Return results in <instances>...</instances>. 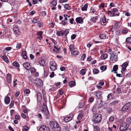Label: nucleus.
Here are the masks:
<instances>
[{"label": "nucleus", "mask_w": 131, "mask_h": 131, "mask_svg": "<svg viewBox=\"0 0 131 131\" xmlns=\"http://www.w3.org/2000/svg\"><path fill=\"white\" fill-rule=\"evenodd\" d=\"M110 55V60L112 61L115 62L118 60L117 55L115 52H112L109 53Z\"/></svg>", "instance_id": "f257e3e1"}, {"label": "nucleus", "mask_w": 131, "mask_h": 131, "mask_svg": "<svg viewBox=\"0 0 131 131\" xmlns=\"http://www.w3.org/2000/svg\"><path fill=\"white\" fill-rule=\"evenodd\" d=\"M129 126V123H121L119 127L120 131H125L129 129L128 128Z\"/></svg>", "instance_id": "f03ea898"}, {"label": "nucleus", "mask_w": 131, "mask_h": 131, "mask_svg": "<svg viewBox=\"0 0 131 131\" xmlns=\"http://www.w3.org/2000/svg\"><path fill=\"white\" fill-rule=\"evenodd\" d=\"M102 119L101 114H95L94 118V121L95 123H99Z\"/></svg>", "instance_id": "7ed1b4c3"}, {"label": "nucleus", "mask_w": 131, "mask_h": 131, "mask_svg": "<svg viewBox=\"0 0 131 131\" xmlns=\"http://www.w3.org/2000/svg\"><path fill=\"white\" fill-rule=\"evenodd\" d=\"M131 107V102L125 104L122 107V111L127 112L129 110Z\"/></svg>", "instance_id": "20e7f679"}, {"label": "nucleus", "mask_w": 131, "mask_h": 131, "mask_svg": "<svg viewBox=\"0 0 131 131\" xmlns=\"http://www.w3.org/2000/svg\"><path fill=\"white\" fill-rule=\"evenodd\" d=\"M35 84L38 87L40 88L43 85V83L42 80L40 79L37 78L34 80Z\"/></svg>", "instance_id": "39448f33"}, {"label": "nucleus", "mask_w": 131, "mask_h": 131, "mask_svg": "<svg viewBox=\"0 0 131 131\" xmlns=\"http://www.w3.org/2000/svg\"><path fill=\"white\" fill-rule=\"evenodd\" d=\"M50 69L52 71H54L57 69V65L56 63L53 61H51L50 63Z\"/></svg>", "instance_id": "423d86ee"}, {"label": "nucleus", "mask_w": 131, "mask_h": 131, "mask_svg": "<svg viewBox=\"0 0 131 131\" xmlns=\"http://www.w3.org/2000/svg\"><path fill=\"white\" fill-rule=\"evenodd\" d=\"M50 125L52 126V128L57 131H60L61 128L58 123H50Z\"/></svg>", "instance_id": "0eeeda50"}, {"label": "nucleus", "mask_w": 131, "mask_h": 131, "mask_svg": "<svg viewBox=\"0 0 131 131\" xmlns=\"http://www.w3.org/2000/svg\"><path fill=\"white\" fill-rule=\"evenodd\" d=\"M47 107L43 108V112H44V114L46 116V118L47 119H48L50 117L48 109H47Z\"/></svg>", "instance_id": "6e6552de"}, {"label": "nucleus", "mask_w": 131, "mask_h": 131, "mask_svg": "<svg viewBox=\"0 0 131 131\" xmlns=\"http://www.w3.org/2000/svg\"><path fill=\"white\" fill-rule=\"evenodd\" d=\"M99 23L101 25L105 26L106 24V19L105 16L103 15L100 20Z\"/></svg>", "instance_id": "1a4fd4ad"}, {"label": "nucleus", "mask_w": 131, "mask_h": 131, "mask_svg": "<svg viewBox=\"0 0 131 131\" xmlns=\"http://www.w3.org/2000/svg\"><path fill=\"white\" fill-rule=\"evenodd\" d=\"M39 131H49V128L45 125H42L39 128Z\"/></svg>", "instance_id": "9d476101"}, {"label": "nucleus", "mask_w": 131, "mask_h": 131, "mask_svg": "<svg viewBox=\"0 0 131 131\" xmlns=\"http://www.w3.org/2000/svg\"><path fill=\"white\" fill-rule=\"evenodd\" d=\"M43 92V93L42 104H43V106L44 107H47L46 104H47V99L46 98V96L45 95V94L44 95V92Z\"/></svg>", "instance_id": "9b49d317"}, {"label": "nucleus", "mask_w": 131, "mask_h": 131, "mask_svg": "<svg viewBox=\"0 0 131 131\" xmlns=\"http://www.w3.org/2000/svg\"><path fill=\"white\" fill-rule=\"evenodd\" d=\"M70 116H67L64 118V121L66 122H68L71 121L72 119L73 115L70 114Z\"/></svg>", "instance_id": "f8f14e48"}, {"label": "nucleus", "mask_w": 131, "mask_h": 131, "mask_svg": "<svg viewBox=\"0 0 131 131\" xmlns=\"http://www.w3.org/2000/svg\"><path fill=\"white\" fill-rule=\"evenodd\" d=\"M128 62H125L123 63L121 66L122 67V70L123 71H125L126 70V68L128 66Z\"/></svg>", "instance_id": "ddd939ff"}, {"label": "nucleus", "mask_w": 131, "mask_h": 131, "mask_svg": "<svg viewBox=\"0 0 131 131\" xmlns=\"http://www.w3.org/2000/svg\"><path fill=\"white\" fill-rule=\"evenodd\" d=\"M23 66L24 68L27 70H29L31 68L30 64L26 62L23 64Z\"/></svg>", "instance_id": "4468645a"}, {"label": "nucleus", "mask_w": 131, "mask_h": 131, "mask_svg": "<svg viewBox=\"0 0 131 131\" xmlns=\"http://www.w3.org/2000/svg\"><path fill=\"white\" fill-rule=\"evenodd\" d=\"M75 21L77 23L82 24L83 23V19L81 17L77 18L75 19Z\"/></svg>", "instance_id": "2eb2a0df"}, {"label": "nucleus", "mask_w": 131, "mask_h": 131, "mask_svg": "<svg viewBox=\"0 0 131 131\" xmlns=\"http://www.w3.org/2000/svg\"><path fill=\"white\" fill-rule=\"evenodd\" d=\"M13 31L16 35H18L19 34V29L16 27H13Z\"/></svg>", "instance_id": "dca6fc26"}, {"label": "nucleus", "mask_w": 131, "mask_h": 131, "mask_svg": "<svg viewBox=\"0 0 131 131\" xmlns=\"http://www.w3.org/2000/svg\"><path fill=\"white\" fill-rule=\"evenodd\" d=\"M10 98L8 96H6L4 99L5 103L7 104H8L10 102Z\"/></svg>", "instance_id": "f3484780"}, {"label": "nucleus", "mask_w": 131, "mask_h": 131, "mask_svg": "<svg viewBox=\"0 0 131 131\" xmlns=\"http://www.w3.org/2000/svg\"><path fill=\"white\" fill-rule=\"evenodd\" d=\"M54 47L55 49H53V52H58V51L61 48V47L60 46H59L58 45H57V46H56L55 45L54 46Z\"/></svg>", "instance_id": "a211bd4d"}, {"label": "nucleus", "mask_w": 131, "mask_h": 131, "mask_svg": "<svg viewBox=\"0 0 131 131\" xmlns=\"http://www.w3.org/2000/svg\"><path fill=\"white\" fill-rule=\"evenodd\" d=\"M46 62L43 59H41L39 61V64L40 65L43 67L45 66L46 63H45Z\"/></svg>", "instance_id": "6ab92c4d"}, {"label": "nucleus", "mask_w": 131, "mask_h": 131, "mask_svg": "<svg viewBox=\"0 0 131 131\" xmlns=\"http://www.w3.org/2000/svg\"><path fill=\"white\" fill-rule=\"evenodd\" d=\"M38 100L39 102H41L42 99L41 94L40 92H38L37 95Z\"/></svg>", "instance_id": "aec40b11"}, {"label": "nucleus", "mask_w": 131, "mask_h": 131, "mask_svg": "<svg viewBox=\"0 0 131 131\" xmlns=\"http://www.w3.org/2000/svg\"><path fill=\"white\" fill-rule=\"evenodd\" d=\"M101 93L100 92H96L95 96L96 99H99L101 96Z\"/></svg>", "instance_id": "412c9836"}, {"label": "nucleus", "mask_w": 131, "mask_h": 131, "mask_svg": "<svg viewBox=\"0 0 131 131\" xmlns=\"http://www.w3.org/2000/svg\"><path fill=\"white\" fill-rule=\"evenodd\" d=\"M43 32L42 31H40L39 32H37V35L39 36V37H37V38L39 39H41L42 38V34Z\"/></svg>", "instance_id": "4be33fe9"}, {"label": "nucleus", "mask_w": 131, "mask_h": 131, "mask_svg": "<svg viewBox=\"0 0 131 131\" xmlns=\"http://www.w3.org/2000/svg\"><path fill=\"white\" fill-rule=\"evenodd\" d=\"M98 19V17L96 16L92 17L90 19V21L93 23H95L96 20Z\"/></svg>", "instance_id": "5701e85b"}, {"label": "nucleus", "mask_w": 131, "mask_h": 131, "mask_svg": "<svg viewBox=\"0 0 131 131\" xmlns=\"http://www.w3.org/2000/svg\"><path fill=\"white\" fill-rule=\"evenodd\" d=\"M120 102V101L119 100L114 101L110 103V105L111 106L115 105L117 104H118Z\"/></svg>", "instance_id": "b1692460"}, {"label": "nucleus", "mask_w": 131, "mask_h": 131, "mask_svg": "<svg viewBox=\"0 0 131 131\" xmlns=\"http://www.w3.org/2000/svg\"><path fill=\"white\" fill-rule=\"evenodd\" d=\"M115 13H114L112 11H108V15L110 16H116Z\"/></svg>", "instance_id": "393cba45"}, {"label": "nucleus", "mask_w": 131, "mask_h": 131, "mask_svg": "<svg viewBox=\"0 0 131 131\" xmlns=\"http://www.w3.org/2000/svg\"><path fill=\"white\" fill-rule=\"evenodd\" d=\"M69 86L71 87H73L75 86V82L73 81H71L69 83Z\"/></svg>", "instance_id": "a878e982"}, {"label": "nucleus", "mask_w": 131, "mask_h": 131, "mask_svg": "<svg viewBox=\"0 0 131 131\" xmlns=\"http://www.w3.org/2000/svg\"><path fill=\"white\" fill-rule=\"evenodd\" d=\"M108 57V54H103L100 57V58L102 60H104L106 58Z\"/></svg>", "instance_id": "bb28decb"}, {"label": "nucleus", "mask_w": 131, "mask_h": 131, "mask_svg": "<svg viewBox=\"0 0 131 131\" xmlns=\"http://www.w3.org/2000/svg\"><path fill=\"white\" fill-rule=\"evenodd\" d=\"M112 11L114 13H115V15L117 16H118L119 15V13H117L118 12V10L116 8H114Z\"/></svg>", "instance_id": "cd10ccee"}, {"label": "nucleus", "mask_w": 131, "mask_h": 131, "mask_svg": "<svg viewBox=\"0 0 131 131\" xmlns=\"http://www.w3.org/2000/svg\"><path fill=\"white\" fill-rule=\"evenodd\" d=\"M83 116V112H81L78 115L77 117V118L78 120H80L82 118Z\"/></svg>", "instance_id": "c85d7f7f"}, {"label": "nucleus", "mask_w": 131, "mask_h": 131, "mask_svg": "<svg viewBox=\"0 0 131 131\" xmlns=\"http://www.w3.org/2000/svg\"><path fill=\"white\" fill-rule=\"evenodd\" d=\"M7 80L8 82L10 83L11 82V79L10 74H8L7 76Z\"/></svg>", "instance_id": "c756f323"}, {"label": "nucleus", "mask_w": 131, "mask_h": 131, "mask_svg": "<svg viewBox=\"0 0 131 131\" xmlns=\"http://www.w3.org/2000/svg\"><path fill=\"white\" fill-rule=\"evenodd\" d=\"M88 4L87 3L85 4L84 6L83 7L81 8V10L82 11L84 10L86 11L87 10V8H88Z\"/></svg>", "instance_id": "7c9ffc66"}, {"label": "nucleus", "mask_w": 131, "mask_h": 131, "mask_svg": "<svg viewBox=\"0 0 131 131\" xmlns=\"http://www.w3.org/2000/svg\"><path fill=\"white\" fill-rule=\"evenodd\" d=\"M118 69V67L117 65H114L113 68V70L111 71V72H113L114 71H115V73H117L116 71Z\"/></svg>", "instance_id": "2f4dec72"}, {"label": "nucleus", "mask_w": 131, "mask_h": 131, "mask_svg": "<svg viewBox=\"0 0 131 131\" xmlns=\"http://www.w3.org/2000/svg\"><path fill=\"white\" fill-rule=\"evenodd\" d=\"M57 35L58 36L63 35L64 33L62 31H57L56 33Z\"/></svg>", "instance_id": "473e14b6"}, {"label": "nucleus", "mask_w": 131, "mask_h": 131, "mask_svg": "<svg viewBox=\"0 0 131 131\" xmlns=\"http://www.w3.org/2000/svg\"><path fill=\"white\" fill-rule=\"evenodd\" d=\"M99 37L100 38L103 39L106 38V36L105 34H102L100 35Z\"/></svg>", "instance_id": "72a5a7b5"}, {"label": "nucleus", "mask_w": 131, "mask_h": 131, "mask_svg": "<svg viewBox=\"0 0 131 131\" xmlns=\"http://www.w3.org/2000/svg\"><path fill=\"white\" fill-rule=\"evenodd\" d=\"M64 7L65 9L68 10H69L71 9L70 6L68 4H66L64 5Z\"/></svg>", "instance_id": "f704fd0d"}, {"label": "nucleus", "mask_w": 131, "mask_h": 131, "mask_svg": "<svg viewBox=\"0 0 131 131\" xmlns=\"http://www.w3.org/2000/svg\"><path fill=\"white\" fill-rule=\"evenodd\" d=\"M70 51H74L75 50V46L74 45L72 44L70 46Z\"/></svg>", "instance_id": "c9c22d12"}, {"label": "nucleus", "mask_w": 131, "mask_h": 131, "mask_svg": "<svg viewBox=\"0 0 131 131\" xmlns=\"http://www.w3.org/2000/svg\"><path fill=\"white\" fill-rule=\"evenodd\" d=\"M12 48L11 47H6L3 51L4 53L7 52L6 51H8L11 50L12 49Z\"/></svg>", "instance_id": "e433bc0d"}, {"label": "nucleus", "mask_w": 131, "mask_h": 131, "mask_svg": "<svg viewBox=\"0 0 131 131\" xmlns=\"http://www.w3.org/2000/svg\"><path fill=\"white\" fill-rule=\"evenodd\" d=\"M39 19L38 18H34L32 20V22L34 24H36L38 23L39 22Z\"/></svg>", "instance_id": "4c0bfd02"}, {"label": "nucleus", "mask_w": 131, "mask_h": 131, "mask_svg": "<svg viewBox=\"0 0 131 131\" xmlns=\"http://www.w3.org/2000/svg\"><path fill=\"white\" fill-rule=\"evenodd\" d=\"M22 54L24 58L25 59H27V56L26 52V51H23L22 52Z\"/></svg>", "instance_id": "58836bf2"}, {"label": "nucleus", "mask_w": 131, "mask_h": 131, "mask_svg": "<svg viewBox=\"0 0 131 131\" xmlns=\"http://www.w3.org/2000/svg\"><path fill=\"white\" fill-rule=\"evenodd\" d=\"M13 65L14 66L19 67V65L18 62L16 61H14L13 63Z\"/></svg>", "instance_id": "ea45409f"}, {"label": "nucleus", "mask_w": 131, "mask_h": 131, "mask_svg": "<svg viewBox=\"0 0 131 131\" xmlns=\"http://www.w3.org/2000/svg\"><path fill=\"white\" fill-rule=\"evenodd\" d=\"M113 94L112 93H110L108 94L107 96V98L108 100H110L113 97Z\"/></svg>", "instance_id": "a19ab883"}, {"label": "nucleus", "mask_w": 131, "mask_h": 131, "mask_svg": "<svg viewBox=\"0 0 131 131\" xmlns=\"http://www.w3.org/2000/svg\"><path fill=\"white\" fill-rule=\"evenodd\" d=\"M71 53L74 55H77L78 54L79 52L77 50L73 51L72 52H71Z\"/></svg>", "instance_id": "79ce46f5"}, {"label": "nucleus", "mask_w": 131, "mask_h": 131, "mask_svg": "<svg viewBox=\"0 0 131 131\" xmlns=\"http://www.w3.org/2000/svg\"><path fill=\"white\" fill-rule=\"evenodd\" d=\"M93 72L94 74H95L98 73L99 72V71L97 69L95 68L93 69Z\"/></svg>", "instance_id": "37998d69"}, {"label": "nucleus", "mask_w": 131, "mask_h": 131, "mask_svg": "<svg viewBox=\"0 0 131 131\" xmlns=\"http://www.w3.org/2000/svg\"><path fill=\"white\" fill-rule=\"evenodd\" d=\"M61 24L64 26H65L66 25H68V21H67L63 20L61 22Z\"/></svg>", "instance_id": "c03bdc74"}, {"label": "nucleus", "mask_w": 131, "mask_h": 131, "mask_svg": "<svg viewBox=\"0 0 131 131\" xmlns=\"http://www.w3.org/2000/svg\"><path fill=\"white\" fill-rule=\"evenodd\" d=\"M100 69L102 71H104L106 70L107 69L106 67L105 66H102L100 67Z\"/></svg>", "instance_id": "a18cd8bd"}, {"label": "nucleus", "mask_w": 131, "mask_h": 131, "mask_svg": "<svg viewBox=\"0 0 131 131\" xmlns=\"http://www.w3.org/2000/svg\"><path fill=\"white\" fill-rule=\"evenodd\" d=\"M97 106L96 105H94L93 106L92 109V111L95 112L97 111Z\"/></svg>", "instance_id": "49530a36"}, {"label": "nucleus", "mask_w": 131, "mask_h": 131, "mask_svg": "<svg viewBox=\"0 0 131 131\" xmlns=\"http://www.w3.org/2000/svg\"><path fill=\"white\" fill-rule=\"evenodd\" d=\"M86 71L84 69H82L81 70L80 72V74L82 75H84L85 74Z\"/></svg>", "instance_id": "de8ad7c7"}, {"label": "nucleus", "mask_w": 131, "mask_h": 131, "mask_svg": "<svg viewBox=\"0 0 131 131\" xmlns=\"http://www.w3.org/2000/svg\"><path fill=\"white\" fill-rule=\"evenodd\" d=\"M2 58L6 62H8V60L6 56H3L2 57Z\"/></svg>", "instance_id": "09e8293b"}, {"label": "nucleus", "mask_w": 131, "mask_h": 131, "mask_svg": "<svg viewBox=\"0 0 131 131\" xmlns=\"http://www.w3.org/2000/svg\"><path fill=\"white\" fill-rule=\"evenodd\" d=\"M29 129V127L25 126H23V131H28Z\"/></svg>", "instance_id": "8fccbe9b"}, {"label": "nucleus", "mask_w": 131, "mask_h": 131, "mask_svg": "<svg viewBox=\"0 0 131 131\" xmlns=\"http://www.w3.org/2000/svg\"><path fill=\"white\" fill-rule=\"evenodd\" d=\"M30 100L29 98H27L25 101V102L26 104H27L29 102Z\"/></svg>", "instance_id": "3c124183"}, {"label": "nucleus", "mask_w": 131, "mask_h": 131, "mask_svg": "<svg viewBox=\"0 0 131 131\" xmlns=\"http://www.w3.org/2000/svg\"><path fill=\"white\" fill-rule=\"evenodd\" d=\"M30 90L28 89H26L24 91V93L25 94H29L30 93Z\"/></svg>", "instance_id": "603ef678"}, {"label": "nucleus", "mask_w": 131, "mask_h": 131, "mask_svg": "<svg viewBox=\"0 0 131 131\" xmlns=\"http://www.w3.org/2000/svg\"><path fill=\"white\" fill-rule=\"evenodd\" d=\"M126 41L128 43H131V37H129L127 38Z\"/></svg>", "instance_id": "864d4df0"}, {"label": "nucleus", "mask_w": 131, "mask_h": 131, "mask_svg": "<svg viewBox=\"0 0 131 131\" xmlns=\"http://www.w3.org/2000/svg\"><path fill=\"white\" fill-rule=\"evenodd\" d=\"M93 131H100L99 128L97 126H95L94 127Z\"/></svg>", "instance_id": "5fc2aeb1"}, {"label": "nucleus", "mask_w": 131, "mask_h": 131, "mask_svg": "<svg viewBox=\"0 0 131 131\" xmlns=\"http://www.w3.org/2000/svg\"><path fill=\"white\" fill-rule=\"evenodd\" d=\"M51 4L53 6H54L56 5L57 2L56 1L53 0L52 1Z\"/></svg>", "instance_id": "6e6d98bb"}, {"label": "nucleus", "mask_w": 131, "mask_h": 131, "mask_svg": "<svg viewBox=\"0 0 131 131\" xmlns=\"http://www.w3.org/2000/svg\"><path fill=\"white\" fill-rule=\"evenodd\" d=\"M114 119V117L113 116H111L109 118V121L111 122H112Z\"/></svg>", "instance_id": "4d7b16f0"}, {"label": "nucleus", "mask_w": 131, "mask_h": 131, "mask_svg": "<svg viewBox=\"0 0 131 131\" xmlns=\"http://www.w3.org/2000/svg\"><path fill=\"white\" fill-rule=\"evenodd\" d=\"M55 24V23L54 22H52L51 23L49 24V25L50 27L51 28H53Z\"/></svg>", "instance_id": "13d9d810"}, {"label": "nucleus", "mask_w": 131, "mask_h": 131, "mask_svg": "<svg viewBox=\"0 0 131 131\" xmlns=\"http://www.w3.org/2000/svg\"><path fill=\"white\" fill-rule=\"evenodd\" d=\"M21 46V44L20 43H18L16 45V48L17 49H19L20 48Z\"/></svg>", "instance_id": "bf43d9fd"}, {"label": "nucleus", "mask_w": 131, "mask_h": 131, "mask_svg": "<svg viewBox=\"0 0 131 131\" xmlns=\"http://www.w3.org/2000/svg\"><path fill=\"white\" fill-rule=\"evenodd\" d=\"M30 69L31 72L32 73H33L36 71V69L32 67Z\"/></svg>", "instance_id": "052dcab7"}, {"label": "nucleus", "mask_w": 131, "mask_h": 131, "mask_svg": "<svg viewBox=\"0 0 131 131\" xmlns=\"http://www.w3.org/2000/svg\"><path fill=\"white\" fill-rule=\"evenodd\" d=\"M104 3H101L100 5L99 6V8L102 7V9H103V8L104 7Z\"/></svg>", "instance_id": "680f3d73"}, {"label": "nucleus", "mask_w": 131, "mask_h": 131, "mask_svg": "<svg viewBox=\"0 0 131 131\" xmlns=\"http://www.w3.org/2000/svg\"><path fill=\"white\" fill-rule=\"evenodd\" d=\"M126 120L127 122V123H131V118L130 117L126 118Z\"/></svg>", "instance_id": "e2e57ef3"}, {"label": "nucleus", "mask_w": 131, "mask_h": 131, "mask_svg": "<svg viewBox=\"0 0 131 131\" xmlns=\"http://www.w3.org/2000/svg\"><path fill=\"white\" fill-rule=\"evenodd\" d=\"M128 32V30L127 29H124L123 30L122 33L123 34H126Z\"/></svg>", "instance_id": "0e129e2a"}, {"label": "nucleus", "mask_w": 131, "mask_h": 131, "mask_svg": "<svg viewBox=\"0 0 131 131\" xmlns=\"http://www.w3.org/2000/svg\"><path fill=\"white\" fill-rule=\"evenodd\" d=\"M14 102L13 101H11L10 104L9 105L10 107V108H12L13 107V106H14Z\"/></svg>", "instance_id": "69168bd1"}, {"label": "nucleus", "mask_w": 131, "mask_h": 131, "mask_svg": "<svg viewBox=\"0 0 131 131\" xmlns=\"http://www.w3.org/2000/svg\"><path fill=\"white\" fill-rule=\"evenodd\" d=\"M85 57V54H83L81 57V59L83 61L84 60V58Z\"/></svg>", "instance_id": "338daca9"}, {"label": "nucleus", "mask_w": 131, "mask_h": 131, "mask_svg": "<svg viewBox=\"0 0 131 131\" xmlns=\"http://www.w3.org/2000/svg\"><path fill=\"white\" fill-rule=\"evenodd\" d=\"M76 37V35L75 34H73L72 35L71 37V39L72 40L74 39Z\"/></svg>", "instance_id": "774afa93"}]
</instances>
